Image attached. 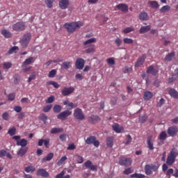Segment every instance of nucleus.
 Returning <instances> with one entry per match:
<instances>
[{"instance_id": "nucleus-1", "label": "nucleus", "mask_w": 178, "mask_h": 178, "mask_svg": "<svg viewBox=\"0 0 178 178\" xmlns=\"http://www.w3.org/2000/svg\"><path fill=\"white\" fill-rule=\"evenodd\" d=\"M65 29H67L68 34L74 33L80 27H83V22H72L70 23H65L64 24Z\"/></svg>"}, {"instance_id": "nucleus-2", "label": "nucleus", "mask_w": 178, "mask_h": 178, "mask_svg": "<svg viewBox=\"0 0 178 178\" xmlns=\"http://www.w3.org/2000/svg\"><path fill=\"white\" fill-rule=\"evenodd\" d=\"M94 42H97V38H92L83 42V49H86L85 51L86 54H94V52H95V47L94 45L91 46Z\"/></svg>"}, {"instance_id": "nucleus-3", "label": "nucleus", "mask_w": 178, "mask_h": 178, "mask_svg": "<svg viewBox=\"0 0 178 178\" xmlns=\"http://www.w3.org/2000/svg\"><path fill=\"white\" fill-rule=\"evenodd\" d=\"M158 169H159V165L155 164H147L145 166V172L147 176H151L152 175V172H157Z\"/></svg>"}, {"instance_id": "nucleus-4", "label": "nucleus", "mask_w": 178, "mask_h": 178, "mask_svg": "<svg viewBox=\"0 0 178 178\" xmlns=\"http://www.w3.org/2000/svg\"><path fill=\"white\" fill-rule=\"evenodd\" d=\"M31 40V34L26 33L24 35L22 39L19 41L22 48H27V45H29V43L30 42Z\"/></svg>"}, {"instance_id": "nucleus-5", "label": "nucleus", "mask_w": 178, "mask_h": 178, "mask_svg": "<svg viewBox=\"0 0 178 178\" xmlns=\"http://www.w3.org/2000/svg\"><path fill=\"white\" fill-rule=\"evenodd\" d=\"M86 143L88 145H91V144H93L94 147H96V148H98L99 147V140H97V138L95 136H90L86 140Z\"/></svg>"}, {"instance_id": "nucleus-6", "label": "nucleus", "mask_w": 178, "mask_h": 178, "mask_svg": "<svg viewBox=\"0 0 178 178\" xmlns=\"http://www.w3.org/2000/svg\"><path fill=\"white\" fill-rule=\"evenodd\" d=\"M74 117L77 119V120H84L86 119V115L83 113L81 108H77L74 111Z\"/></svg>"}, {"instance_id": "nucleus-7", "label": "nucleus", "mask_w": 178, "mask_h": 178, "mask_svg": "<svg viewBox=\"0 0 178 178\" xmlns=\"http://www.w3.org/2000/svg\"><path fill=\"white\" fill-rule=\"evenodd\" d=\"M26 29V24L23 22H18L13 25L14 31H23Z\"/></svg>"}, {"instance_id": "nucleus-8", "label": "nucleus", "mask_w": 178, "mask_h": 178, "mask_svg": "<svg viewBox=\"0 0 178 178\" xmlns=\"http://www.w3.org/2000/svg\"><path fill=\"white\" fill-rule=\"evenodd\" d=\"M118 163L121 166H125V168H127L131 165V159L126 157H121Z\"/></svg>"}, {"instance_id": "nucleus-9", "label": "nucleus", "mask_w": 178, "mask_h": 178, "mask_svg": "<svg viewBox=\"0 0 178 178\" xmlns=\"http://www.w3.org/2000/svg\"><path fill=\"white\" fill-rule=\"evenodd\" d=\"M70 115H72V111H70V110H65L60 113L59 115H57V118L60 120H66Z\"/></svg>"}, {"instance_id": "nucleus-10", "label": "nucleus", "mask_w": 178, "mask_h": 178, "mask_svg": "<svg viewBox=\"0 0 178 178\" xmlns=\"http://www.w3.org/2000/svg\"><path fill=\"white\" fill-rule=\"evenodd\" d=\"M86 63V61L84 59L81 58H76V63H75V66L76 69H79V70H83L84 68V65Z\"/></svg>"}, {"instance_id": "nucleus-11", "label": "nucleus", "mask_w": 178, "mask_h": 178, "mask_svg": "<svg viewBox=\"0 0 178 178\" xmlns=\"http://www.w3.org/2000/svg\"><path fill=\"white\" fill-rule=\"evenodd\" d=\"M73 92H74V88L73 87H65L61 90V94L63 95V97L70 95V94H73Z\"/></svg>"}, {"instance_id": "nucleus-12", "label": "nucleus", "mask_w": 178, "mask_h": 178, "mask_svg": "<svg viewBox=\"0 0 178 178\" xmlns=\"http://www.w3.org/2000/svg\"><path fill=\"white\" fill-rule=\"evenodd\" d=\"M84 166L86 169H90L93 172H97L98 169V166L95 165H92V162L91 161L88 160L86 162L84 163Z\"/></svg>"}, {"instance_id": "nucleus-13", "label": "nucleus", "mask_w": 178, "mask_h": 178, "mask_svg": "<svg viewBox=\"0 0 178 178\" xmlns=\"http://www.w3.org/2000/svg\"><path fill=\"white\" fill-rule=\"evenodd\" d=\"M177 132L178 128L176 126L170 127L167 130V133L168 135H170V137H175V136L177 134Z\"/></svg>"}, {"instance_id": "nucleus-14", "label": "nucleus", "mask_w": 178, "mask_h": 178, "mask_svg": "<svg viewBox=\"0 0 178 178\" xmlns=\"http://www.w3.org/2000/svg\"><path fill=\"white\" fill-rule=\"evenodd\" d=\"M159 70L158 69L154 67V65H149L146 71L147 74H151L152 76H158Z\"/></svg>"}, {"instance_id": "nucleus-15", "label": "nucleus", "mask_w": 178, "mask_h": 178, "mask_svg": "<svg viewBox=\"0 0 178 178\" xmlns=\"http://www.w3.org/2000/svg\"><path fill=\"white\" fill-rule=\"evenodd\" d=\"M36 175L37 176H41V177H49V172L44 168H39L37 170Z\"/></svg>"}, {"instance_id": "nucleus-16", "label": "nucleus", "mask_w": 178, "mask_h": 178, "mask_svg": "<svg viewBox=\"0 0 178 178\" xmlns=\"http://www.w3.org/2000/svg\"><path fill=\"white\" fill-rule=\"evenodd\" d=\"M145 59H147V56L145 54L142 55L140 56L136 63H135L136 67H139V66H142V65H144V62H145Z\"/></svg>"}, {"instance_id": "nucleus-17", "label": "nucleus", "mask_w": 178, "mask_h": 178, "mask_svg": "<svg viewBox=\"0 0 178 178\" xmlns=\"http://www.w3.org/2000/svg\"><path fill=\"white\" fill-rule=\"evenodd\" d=\"M70 1L69 0H60L58 3V6H60V9L65 10L67 9Z\"/></svg>"}, {"instance_id": "nucleus-18", "label": "nucleus", "mask_w": 178, "mask_h": 178, "mask_svg": "<svg viewBox=\"0 0 178 178\" xmlns=\"http://www.w3.org/2000/svg\"><path fill=\"white\" fill-rule=\"evenodd\" d=\"M168 94L172 97V98H175V99H178V92L175 89H173L172 88H168Z\"/></svg>"}, {"instance_id": "nucleus-19", "label": "nucleus", "mask_w": 178, "mask_h": 178, "mask_svg": "<svg viewBox=\"0 0 178 178\" xmlns=\"http://www.w3.org/2000/svg\"><path fill=\"white\" fill-rule=\"evenodd\" d=\"M116 8L121 12H129V6L126 3H120L116 6Z\"/></svg>"}, {"instance_id": "nucleus-20", "label": "nucleus", "mask_w": 178, "mask_h": 178, "mask_svg": "<svg viewBox=\"0 0 178 178\" xmlns=\"http://www.w3.org/2000/svg\"><path fill=\"white\" fill-rule=\"evenodd\" d=\"M29 151V147H21L17 152V155L18 156H24L27 152Z\"/></svg>"}, {"instance_id": "nucleus-21", "label": "nucleus", "mask_w": 178, "mask_h": 178, "mask_svg": "<svg viewBox=\"0 0 178 178\" xmlns=\"http://www.w3.org/2000/svg\"><path fill=\"white\" fill-rule=\"evenodd\" d=\"M152 97H154V94L151 91H146L143 93V99L145 101H149Z\"/></svg>"}, {"instance_id": "nucleus-22", "label": "nucleus", "mask_w": 178, "mask_h": 178, "mask_svg": "<svg viewBox=\"0 0 178 178\" xmlns=\"http://www.w3.org/2000/svg\"><path fill=\"white\" fill-rule=\"evenodd\" d=\"M34 62V57H29V58H26L22 63V67H26V66L29 65H31Z\"/></svg>"}, {"instance_id": "nucleus-23", "label": "nucleus", "mask_w": 178, "mask_h": 178, "mask_svg": "<svg viewBox=\"0 0 178 178\" xmlns=\"http://www.w3.org/2000/svg\"><path fill=\"white\" fill-rule=\"evenodd\" d=\"M151 31V25L143 26L140 29V34H145V33H148V31Z\"/></svg>"}, {"instance_id": "nucleus-24", "label": "nucleus", "mask_w": 178, "mask_h": 178, "mask_svg": "<svg viewBox=\"0 0 178 178\" xmlns=\"http://www.w3.org/2000/svg\"><path fill=\"white\" fill-rule=\"evenodd\" d=\"M113 140H114L113 136H108L106 138V143L107 147H108V148H112V147H113Z\"/></svg>"}, {"instance_id": "nucleus-25", "label": "nucleus", "mask_w": 178, "mask_h": 178, "mask_svg": "<svg viewBox=\"0 0 178 178\" xmlns=\"http://www.w3.org/2000/svg\"><path fill=\"white\" fill-rule=\"evenodd\" d=\"M27 140L22 138L17 140V145L22 147V148H25V147L27 145Z\"/></svg>"}, {"instance_id": "nucleus-26", "label": "nucleus", "mask_w": 178, "mask_h": 178, "mask_svg": "<svg viewBox=\"0 0 178 178\" xmlns=\"http://www.w3.org/2000/svg\"><path fill=\"white\" fill-rule=\"evenodd\" d=\"M54 158V153L51 152L48 154L46 156L42 159V163H44V162H49Z\"/></svg>"}, {"instance_id": "nucleus-27", "label": "nucleus", "mask_w": 178, "mask_h": 178, "mask_svg": "<svg viewBox=\"0 0 178 178\" xmlns=\"http://www.w3.org/2000/svg\"><path fill=\"white\" fill-rule=\"evenodd\" d=\"M113 130L115 131V133H122L124 129L123 127H120L118 124H114L113 126Z\"/></svg>"}, {"instance_id": "nucleus-28", "label": "nucleus", "mask_w": 178, "mask_h": 178, "mask_svg": "<svg viewBox=\"0 0 178 178\" xmlns=\"http://www.w3.org/2000/svg\"><path fill=\"white\" fill-rule=\"evenodd\" d=\"M149 16L146 12H142L139 14V19L142 20L143 22H145L148 20Z\"/></svg>"}, {"instance_id": "nucleus-29", "label": "nucleus", "mask_w": 178, "mask_h": 178, "mask_svg": "<svg viewBox=\"0 0 178 178\" xmlns=\"http://www.w3.org/2000/svg\"><path fill=\"white\" fill-rule=\"evenodd\" d=\"M63 105H67L70 110L74 109V108H77L76 104H74L73 102H70L69 100L64 101Z\"/></svg>"}, {"instance_id": "nucleus-30", "label": "nucleus", "mask_w": 178, "mask_h": 178, "mask_svg": "<svg viewBox=\"0 0 178 178\" xmlns=\"http://www.w3.org/2000/svg\"><path fill=\"white\" fill-rule=\"evenodd\" d=\"M175 51H172L171 53L167 54L165 57V62H170L175 58Z\"/></svg>"}, {"instance_id": "nucleus-31", "label": "nucleus", "mask_w": 178, "mask_h": 178, "mask_svg": "<svg viewBox=\"0 0 178 178\" xmlns=\"http://www.w3.org/2000/svg\"><path fill=\"white\" fill-rule=\"evenodd\" d=\"M147 3L151 6V8H153L154 9H157V8H159V4L158 3V1H148Z\"/></svg>"}, {"instance_id": "nucleus-32", "label": "nucleus", "mask_w": 178, "mask_h": 178, "mask_svg": "<svg viewBox=\"0 0 178 178\" xmlns=\"http://www.w3.org/2000/svg\"><path fill=\"white\" fill-rule=\"evenodd\" d=\"M1 34L2 35H3V37H5V38H10V37H12V33H10V31L6 29H3L1 31Z\"/></svg>"}, {"instance_id": "nucleus-33", "label": "nucleus", "mask_w": 178, "mask_h": 178, "mask_svg": "<svg viewBox=\"0 0 178 178\" xmlns=\"http://www.w3.org/2000/svg\"><path fill=\"white\" fill-rule=\"evenodd\" d=\"M24 170L26 172V173H33L35 172V167L33 165H28L25 167Z\"/></svg>"}, {"instance_id": "nucleus-34", "label": "nucleus", "mask_w": 178, "mask_h": 178, "mask_svg": "<svg viewBox=\"0 0 178 178\" xmlns=\"http://www.w3.org/2000/svg\"><path fill=\"white\" fill-rule=\"evenodd\" d=\"M63 128H52L50 131L51 134H58V133H62Z\"/></svg>"}, {"instance_id": "nucleus-35", "label": "nucleus", "mask_w": 178, "mask_h": 178, "mask_svg": "<svg viewBox=\"0 0 178 178\" xmlns=\"http://www.w3.org/2000/svg\"><path fill=\"white\" fill-rule=\"evenodd\" d=\"M61 66H62L63 69H65V70H67V69H69V67H70L72 66V62L65 61L63 63Z\"/></svg>"}, {"instance_id": "nucleus-36", "label": "nucleus", "mask_w": 178, "mask_h": 178, "mask_svg": "<svg viewBox=\"0 0 178 178\" xmlns=\"http://www.w3.org/2000/svg\"><path fill=\"white\" fill-rule=\"evenodd\" d=\"M89 122H92L94 123V122H98V120H100L99 116L98 115H91L90 117L88 118Z\"/></svg>"}, {"instance_id": "nucleus-37", "label": "nucleus", "mask_w": 178, "mask_h": 178, "mask_svg": "<svg viewBox=\"0 0 178 178\" xmlns=\"http://www.w3.org/2000/svg\"><path fill=\"white\" fill-rule=\"evenodd\" d=\"M65 171L63 170L61 172L56 175L55 178H70V175H67L65 176Z\"/></svg>"}, {"instance_id": "nucleus-38", "label": "nucleus", "mask_w": 178, "mask_h": 178, "mask_svg": "<svg viewBox=\"0 0 178 178\" xmlns=\"http://www.w3.org/2000/svg\"><path fill=\"white\" fill-rule=\"evenodd\" d=\"M60 111H62V106L59 104L54 105L53 108V111L54 112V113H59Z\"/></svg>"}, {"instance_id": "nucleus-39", "label": "nucleus", "mask_w": 178, "mask_h": 178, "mask_svg": "<svg viewBox=\"0 0 178 178\" xmlns=\"http://www.w3.org/2000/svg\"><path fill=\"white\" fill-rule=\"evenodd\" d=\"M147 144L148 146L149 149H150L151 151H152L154 149V143H152V141L151 140V138H148L147 140Z\"/></svg>"}, {"instance_id": "nucleus-40", "label": "nucleus", "mask_w": 178, "mask_h": 178, "mask_svg": "<svg viewBox=\"0 0 178 178\" xmlns=\"http://www.w3.org/2000/svg\"><path fill=\"white\" fill-rule=\"evenodd\" d=\"M47 86H53L54 88H59V84L54 81H49L46 83Z\"/></svg>"}, {"instance_id": "nucleus-41", "label": "nucleus", "mask_w": 178, "mask_h": 178, "mask_svg": "<svg viewBox=\"0 0 178 178\" xmlns=\"http://www.w3.org/2000/svg\"><path fill=\"white\" fill-rule=\"evenodd\" d=\"M167 137H168V134H166V131H164L160 134L159 138V140H161L162 141H165V140H166Z\"/></svg>"}, {"instance_id": "nucleus-42", "label": "nucleus", "mask_w": 178, "mask_h": 178, "mask_svg": "<svg viewBox=\"0 0 178 178\" xmlns=\"http://www.w3.org/2000/svg\"><path fill=\"white\" fill-rule=\"evenodd\" d=\"M39 118L40 120L43 121L44 124H47V120H48V117L47 116V115L42 113L40 115Z\"/></svg>"}, {"instance_id": "nucleus-43", "label": "nucleus", "mask_w": 178, "mask_h": 178, "mask_svg": "<svg viewBox=\"0 0 178 178\" xmlns=\"http://www.w3.org/2000/svg\"><path fill=\"white\" fill-rule=\"evenodd\" d=\"M131 31H134V28L133 26L127 27L123 30L124 34H129V33H131Z\"/></svg>"}, {"instance_id": "nucleus-44", "label": "nucleus", "mask_w": 178, "mask_h": 178, "mask_svg": "<svg viewBox=\"0 0 178 178\" xmlns=\"http://www.w3.org/2000/svg\"><path fill=\"white\" fill-rule=\"evenodd\" d=\"M44 2L46 3L47 8L51 9V8H52V6H53L54 2H55V0H45Z\"/></svg>"}, {"instance_id": "nucleus-45", "label": "nucleus", "mask_w": 178, "mask_h": 178, "mask_svg": "<svg viewBox=\"0 0 178 178\" xmlns=\"http://www.w3.org/2000/svg\"><path fill=\"white\" fill-rule=\"evenodd\" d=\"M67 159V156H62L60 159L57 162L58 166H60Z\"/></svg>"}, {"instance_id": "nucleus-46", "label": "nucleus", "mask_w": 178, "mask_h": 178, "mask_svg": "<svg viewBox=\"0 0 178 178\" xmlns=\"http://www.w3.org/2000/svg\"><path fill=\"white\" fill-rule=\"evenodd\" d=\"M130 177H136V178H145V175L143 174L134 173L130 175Z\"/></svg>"}, {"instance_id": "nucleus-47", "label": "nucleus", "mask_w": 178, "mask_h": 178, "mask_svg": "<svg viewBox=\"0 0 178 178\" xmlns=\"http://www.w3.org/2000/svg\"><path fill=\"white\" fill-rule=\"evenodd\" d=\"M15 51H19V47L17 46H14L10 49L8 51V54L12 55L15 52Z\"/></svg>"}, {"instance_id": "nucleus-48", "label": "nucleus", "mask_w": 178, "mask_h": 178, "mask_svg": "<svg viewBox=\"0 0 178 178\" xmlns=\"http://www.w3.org/2000/svg\"><path fill=\"white\" fill-rule=\"evenodd\" d=\"M8 100V101H15V98H16V94L15 93H10L7 96Z\"/></svg>"}, {"instance_id": "nucleus-49", "label": "nucleus", "mask_w": 178, "mask_h": 178, "mask_svg": "<svg viewBox=\"0 0 178 178\" xmlns=\"http://www.w3.org/2000/svg\"><path fill=\"white\" fill-rule=\"evenodd\" d=\"M8 133L10 136H15L16 134V128L15 127L10 128Z\"/></svg>"}, {"instance_id": "nucleus-50", "label": "nucleus", "mask_w": 178, "mask_h": 178, "mask_svg": "<svg viewBox=\"0 0 178 178\" xmlns=\"http://www.w3.org/2000/svg\"><path fill=\"white\" fill-rule=\"evenodd\" d=\"M147 119H148V117L147 115H142L139 117V122L140 123H145L147 122Z\"/></svg>"}, {"instance_id": "nucleus-51", "label": "nucleus", "mask_w": 178, "mask_h": 178, "mask_svg": "<svg viewBox=\"0 0 178 178\" xmlns=\"http://www.w3.org/2000/svg\"><path fill=\"white\" fill-rule=\"evenodd\" d=\"M168 10H170V6H164L160 9V12L165 13V12H168Z\"/></svg>"}, {"instance_id": "nucleus-52", "label": "nucleus", "mask_w": 178, "mask_h": 178, "mask_svg": "<svg viewBox=\"0 0 178 178\" xmlns=\"http://www.w3.org/2000/svg\"><path fill=\"white\" fill-rule=\"evenodd\" d=\"M123 42L124 44H133L134 40L131 38H125L123 39Z\"/></svg>"}, {"instance_id": "nucleus-53", "label": "nucleus", "mask_w": 178, "mask_h": 178, "mask_svg": "<svg viewBox=\"0 0 178 178\" xmlns=\"http://www.w3.org/2000/svg\"><path fill=\"white\" fill-rule=\"evenodd\" d=\"M51 109H52V105L51 104L47 105L43 108V112H45V113L49 112Z\"/></svg>"}, {"instance_id": "nucleus-54", "label": "nucleus", "mask_w": 178, "mask_h": 178, "mask_svg": "<svg viewBox=\"0 0 178 178\" xmlns=\"http://www.w3.org/2000/svg\"><path fill=\"white\" fill-rule=\"evenodd\" d=\"M54 101H55V97L51 95L47 98V99L46 100V104H52Z\"/></svg>"}, {"instance_id": "nucleus-55", "label": "nucleus", "mask_w": 178, "mask_h": 178, "mask_svg": "<svg viewBox=\"0 0 178 178\" xmlns=\"http://www.w3.org/2000/svg\"><path fill=\"white\" fill-rule=\"evenodd\" d=\"M123 173H124V175H130L131 173H133V168H126L123 171Z\"/></svg>"}, {"instance_id": "nucleus-56", "label": "nucleus", "mask_w": 178, "mask_h": 178, "mask_svg": "<svg viewBox=\"0 0 178 178\" xmlns=\"http://www.w3.org/2000/svg\"><path fill=\"white\" fill-rule=\"evenodd\" d=\"M55 76H56V70H52L49 72L48 77L53 78V77H55Z\"/></svg>"}, {"instance_id": "nucleus-57", "label": "nucleus", "mask_w": 178, "mask_h": 178, "mask_svg": "<svg viewBox=\"0 0 178 178\" xmlns=\"http://www.w3.org/2000/svg\"><path fill=\"white\" fill-rule=\"evenodd\" d=\"M107 63L108 65H115V58L111 57V58H107Z\"/></svg>"}, {"instance_id": "nucleus-58", "label": "nucleus", "mask_w": 178, "mask_h": 178, "mask_svg": "<svg viewBox=\"0 0 178 178\" xmlns=\"http://www.w3.org/2000/svg\"><path fill=\"white\" fill-rule=\"evenodd\" d=\"M131 70H133L131 69V67H129L128 66H125L123 69H122V72L123 73H131Z\"/></svg>"}, {"instance_id": "nucleus-59", "label": "nucleus", "mask_w": 178, "mask_h": 178, "mask_svg": "<svg viewBox=\"0 0 178 178\" xmlns=\"http://www.w3.org/2000/svg\"><path fill=\"white\" fill-rule=\"evenodd\" d=\"M12 67V64L10 62L4 63L3 65V69H10Z\"/></svg>"}, {"instance_id": "nucleus-60", "label": "nucleus", "mask_w": 178, "mask_h": 178, "mask_svg": "<svg viewBox=\"0 0 178 178\" xmlns=\"http://www.w3.org/2000/svg\"><path fill=\"white\" fill-rule=\"evenodd\" d=\"M122 42H123V41L120 38H117L115 40V44L117 47H120V45H122Z\"/></svg>"}, {"instance_id": "nucleus-61", "label": "nucleus", "mask_w": 178, "mask_h": 178, "mask_svg": "<svg viewBox=\"0 0 178 178\" xmlns=\"http://www.w3.org/2000/svg\"><path fill=\"white\" fill-rule=\"evenodd\" d=\"M24 112H21L19 114L17 115L18 120H23L25 116Z\"/></svg>"}, {"instance_id": "nucleus-62", "label": "nucleus", "mask_w": 178, "mask_h": 178, "mask_svg": "<svg viewBox=\"0 0 178 178\" xmlns=\"http://www.w3.org/2000/svg\"><path fill=\"white\" fill-rule=\"evenodd\" d=\"M2 118L3 120H9V113L5 112L2 114Z\"/></svg>"}, {"instance_id": "nucleus-63", "label": "nucleus", "mask_w": 178, "mask_h": 178, "mask_svg": "<svg viewBox=\"0 0 178 178\" xmlns=\"http://www.w3.org/2000/svg\"><path fill=\"white\" fill-rule=\"evenodd\" d=\"M165 99L161 98L159 102L157 103V106L159 108H161V106H162V105H163L165 104Z\"/></svg>"}, {"instance_id": "nucleus-64", "label": "nucleus", "mask_w": 178, "mask_h": 178, "mask_svg": "<svg viewBox=\"0 0 178 178\" xmlns=\"http://www.w3.org/2000/svg\"><path fill=\"white\" fill-rule=\"evenodd\" d=\"M76 161L78 163H83V162H84V159L81 156H76Z\"/></svg>"}]
</instances>
